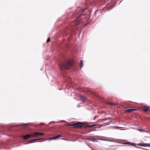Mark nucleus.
<instances>
[{
  "mask_svg": "<svg viewBox=\"0 0 150 150\" xmlns=\"http://www.w3.org/2000/svg\"><path fill=\"white\" fill-rule=\"evenodd\" d=\"M126 144H129V145H131L132 146H134L135 145L134 143H132L130 142H128L126 143Z\"/></svg>",
  "mask_w": 150,
  "mask_h": 150,
  "instance_id": "11",
  "label": "nucleus"
},
{
  "mask_svg": "<svg viewBox=\"0 0 150 150\" xmlns=\"http://www.w3.org/2000/svg\"><path fill=\"white\" fill-rule=\"evenodd\" d=\"M74 127H83L82 124L80 122L74 123Z\"/></svg>",
  "mask_w": 150,
  "mask_h": 150,
  "instance_id": "3",
  "label": "nucleus"
},
{
  "mask_svg": "<svg viewBox=\"0 0 150 150\" xmlns=\"http://www.w3.org/2000/svg\"><path fill=\"white\" fill-rule=\"evenodd\" d=\"M34 137L33 134H27L23 137V138L25 139H27L29 137Z\"/></svg>",
  "mask_w": 150,
  "mask_h": 150,
  "instance_id": "4",
  "label": "nucleus"
},
{
  "mask_svg": "<svg viewBox=\"0 0 150 150\" xmlns=\"http://www.w3.org/2000/svg\"><path fill=\"white\" fill-rule=\"evenodd\" d=\"M139 146H150L149 144H142V143H140L138 144Z\"/></svg>",
  "mask_w": 150,
  "mask_h": 150,
  "instance_id": "8",
  "label": "nucleus"
},
{
  "mask_svg": "<svg viewBox=\"0 0 150 150\" xmlns=\"http://www.w3.org/2000/svg\"><path fill=\"white\" fill-rule=\"evenodd\" d=\"M106 103L107 104H108L109 105H115V104H114L113 103H110V102H107Z\"/></svg>",
  "mask_w": 150,
  "mask_h": 150,
  "instance_id": "14",
  "label": "nucleus"
},
{
  "mask_svg": "<svg viewBox=\"0 0 150 150\" xmlns=\"http://www.w3.org/2000/svg\"><path fill=\"white\" fill-rule=\"evenodd\" d=\"M96 125H88V127H93L94 126H95Z\"/></svg>",
  "mask_w": 150,
  "mask_h": 150,
  "instance_id": "15",
  "label": "nucleus"
},
{
  "mask_svg": "<svg viewBox=\"0 0 150 150\" xmlns=\"http://www.w3.org/2000/svg\"><path fill=\"white\" fill-rule=\"evenodd\" d=\"M66 125L69 126H74V123H67L66 124Z\"/></svg>",
  "mask_w": 150,
  "mask_h": 150,
  "instance_id": "13",
  "label": "nucleus"
},
{
  "mask_svg": "<svg viewBox=\"0 0 150 150\" xmlns=\"http://www.w3.org/2000/svg\"><path fill=\"white\" fill-rule=\"evenodd\" d=\"M44 134V133H38L37 132H35L34 133L33 135L34 137H37L39 135H42Z\"/></svg>",
  "mask_w": 150,
  "mask_h": 150,
  "instance_id": "6",
  "label": "nucleus"
},
{
  "mask_svg": "<svg viewBox=\"0 0 150 150\" xmlns=\"http://www.w3.org/2000/svg\"><path fill=\"white\" fill-rule=\"evenodd\" d=\"M38 139H35L31 140L30 141V142H33V141H35V140H38Z\"/></svg>",
  "mask_w": 150,
  "mask_h": 150,
  "instance_id": "17",
  "label": "nucleus"
},
{
  "mask_svg": "<svg viewBox=\"0 0 150 150\" xmlns=\"http://www.w3.org/2000/svg\"><path fill=\"white\" fill-rule=\"evenodd\" d=\"M87 10V9H84L83 10L81 14L78 16L76 18L75 21L72 22L71 25L69 30L72 31H75L77 29V25L79 24L82 22L83 21H82V19L85 18V16L86 14H90L91 11L88 10V12L86 14L85 13V11Z\"/></svg>",
  "mask_w": 150,
  "mask_h": 150,
  "instance_id": "1",
  "label": "nucleus"
},
{
  "mask_svg": "<svg viewBox=\"0 0 150 150\" xmlns=\"http://www.w3.org/2000/svg\"><path fill=\"white\" fill-rule=\"evenodd\" d=\"M149 108V107L148 106H144L143 108V110L144 112H146L148 110Z\"/></svg>",
  "mask_w": 150,
  "mask_h": 150,
  "instance_id": "7",
  "label": "nucleus"
},
{
  "mask_svg": "<svg viewBox=\"0 0 150 150\" xmlns=\"http://www.w3.org/2000/svg\"><path fill=\"white\" fill-rule=\"evenodd\" d=\"M139 130L140 131H141V130L140 129H139Z\"/></svg>",
  "mask_w": 150,
  "mask_h": 150,
  "instance_id": "18",
  "label": "nucleus"
},
{
  "mask_svg": "<svg viewBox=\"0 0 150 150\" xmlns=\"http://www.w3.org/2000/svg\"><path fill=\"white\" fill-rule=\"evenodd\" d=\"M83 92H84V91H84V90H83Z\"/></svg>",
  "mask_w": 150,
  "mask_h": 150,
  "instance_id": "19",
  "label": "nucleus"
},
{
  "mask_svg": "<svg viewBox=\"0 0 150 150\" xmlns=\"http://www.w3.org/2000/svg\"><path fill=\"white\" fill-rule=\"evenodd\" d=\"M50 38H48V39H47V43H48V42H50Z\"/></svg>",
  "mask_w": 150,
  "mask_h": 150,
  "instance_id": "16",
  "label": "nucleus"
},
{
  "mask_svg": "<svg viewBox=\"0 0 150 150\" xmlns=\"http://www.w3.org/2000/svg\"><path fill=\"white\" fill-rule=\"evenodd\" d=\"M74 64V61L73 60L66 61L59 66L60 69L61 71H63L64 69H68L72 66Z\"/></svg>",
  "mask_w": 150,
  "mask_h": 150,
  "instance_id": "2",
  "label": "nucleus"
},
{
  "mask_svg": "<svg viewBox=\"0 0 150 150\" xmlns=\"http://www.w3.org/2000/svg\"><path fill=\"white\" fill-rule=\"evenodd\" d=\"M80 100L83 102H85L86 100V98L84 96H82L80 97Z\"/></svg>",
  "mask_w": 150,
  "mask_h": 150,
  "instance_id": "5",
  "label": "nucleus"
},
{
  "mask_svg": "<svg viewBox=\"0 0 150 150\" xmlns=\"http://www.w3.org/2000/svg\"><path fill=\"white\" fill-rule=\"evenodd\" d=\"M135 110V109H128L126 110H125V112H132V111L134 110Z\"/></svg>",
  "mask_w": 150,
  "mask_h": 150,
  "instance_id": "10",
  "label": "nucleus"
},
{
  "mask_svg": "<svg viewBox=\"0 0 150 150\" xmlns=\"http://www.w3.org/2000/svg\"><path fill=\"white\" fill-rule=\"evenodd\" d=\"M83 62L82 60H81L80 63V67L81 68L83 67Z\"/></svg>",
  "mask_w": 150,
  "mask_h": 150,
  "instance_id": "12",
  "label": "nucleus"
},
{
  "mask_svg": "<svg viewBox=\"0 0 150 150\" xmlns=\"http://www.w3.org/2000/svg\"><path fill=\"white\" fill-rule=\"evenodd\" d=\"M61 136L60 135H57L55 137H53L52 138H50V139H57L60 137H61Z\"/></svg>",
  "mask_w": 150,
  "mask_h": 150,
  "instance_id": "9",
  "label": "nucleus"
}]
</instances>
